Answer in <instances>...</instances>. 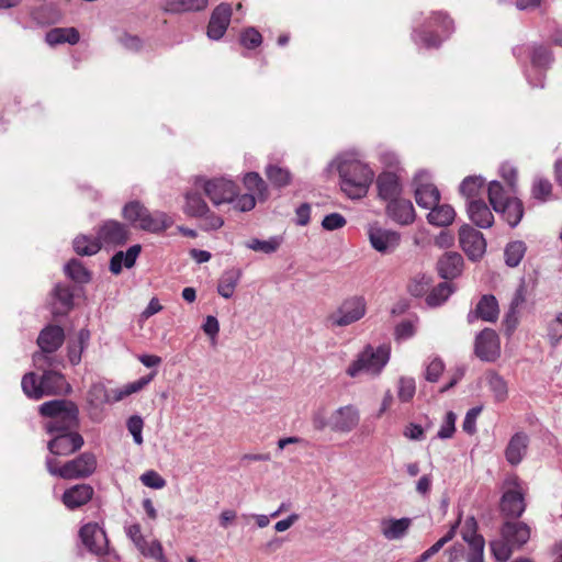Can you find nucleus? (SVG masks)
Instances as JSON below:
<instances>
[{
  "label": "nucleus",
  "instance_id": "1",
  "mask_svg": "<svg viewBox=\"0 0 562 562\" xmlns=\"http://www.w3.org/2000/svg\"><path fill=\"white\" fill-rule=\"evenodd\" d=\"M330 168L338 171L340 188L348 198L352 200L361 199L368 193L374 172L355 154L346 153L337 156L331 161Z\"/></svg>",
  "mask_w": 562,
  "mask_h": 562
},
{
  "label": "nucleus",
  "instance_id": "2",
  "mask_svg": "<svg viewBox=\"0 0 562 562\" xmlns=\"http://www.w3.org/2000/svg\"><path fill=\"white\" fill-rule=\"evenodd\" d=\"M54 363L55 362L52 364L44 363L45 368L38 369L43 371L41 379H37L34 372H29L23 375L21 386L27 397L40 400L44 396L67 394L70 392L71 387L65 376L60 372L49 369Z\"/></svg>",
  "mask_w": 562,
  "mask_h": 562
},
{
  "label": "nucleus",
  "instance_id": "3",
  "mask_svg": "<svg viewBox=\"0 0 562 562\" xmlns=\"http://www.w3.org/2000/svg\"><path fill=\"white\" fill-rule=\"evenodd\" d=\"M40 413L46 418L44 428L49 435L75 430L78 426V407L71 401L54 400L40 406Z\"/></svg>",
  "mask_w": 562,
  "mask_h": 562
},
{
  "label": "nucleus",
  "instance_id": "4",
  "mask_svg": "<svg viewBox=\"0 0 562 562\" xmlns=\"http://www.w3.org/2000/svg\"><path fill=\"white\" fill-rule=\"evenodd\" d=\"M530 527L519 520L506 521L501 529V539L491 542V550L497 561L506 562L514 550L520 549L530 539Z\"/></svg>",
  "mask_w": 562,
  "mask_h": 562
},
{
  "label": "nucleus",
  "instance_id": "5",
  "mask_svg": "<svg viewBox=\"0 0 562 562\" xmlns=\"http://www.w3.org/2000/svg\"><path fill=\"white\" fill-rule=\"evenodd\" d=\"M390 355L391 348L387 345H381L376 348L367 345L348 366L346 373L350 378H357L362 374L378 376L387 364Z\"/></svg>",
  "mask_w": 562,
  "mask_h": 562
},
{
  "label": "nucleus",
  "instance_id": "6",
  "mask_svg": "<svg viewBox=\"0 0 562 562\" xmlns=\"http://www.w3.org/2000/svg\"><path fill=\"white\" fill-rule=\"evenodd\" d=\"M452 31V20L443 12H435L420 29L414 31L413 40L426 48L438 47Z\"/></svg>",
  "mask_w": 562,
  "mask_h": 562
},
{
  "label": "nucleus",
  "instance_id": "7",
  "mask_svg": "<svg viewBox=\"0 0 562 562\" xmlns=\"http://www.w3.org/2000/svg\"><path fill=\"white\" fill-rule=\"evenodd\" d=\"M516 58L530 56L531 66L526 70V77L531 87H543V70L552 63L551 52L542 45H520L513 48Z\"/></svg>",
  "mask_w": 562,
  "mask_h": 562
},
{
  "label": "nucleus",
  "instance_id": "8",
  "mask_svg": "<svg viewBox=\"0 0 562 562\" xmlns=\"http://www.w3.org/2000/svg\"><path fill=\"white\" fill-rule=\"evenodd\" d=\"M193 186L201 189L214 206L228 204L237 193V184L225 177L198 176L193 180Z\"/></svg>",
  "mask_w": 562,
  "mask_h": 562
},
{
  "label": "nucleus",
  "instance_id": "9",
  "mask_svg": "<svg viewBox=\"0 0 562 562\" xmlns=\"http://www.w3.org/2000/svg\"><path fill=\"white\" fill-rule=\"evenodd\" d=\"M367 301L361 295H352L345 299L335 311L326 316L327 327H347L364 317Z\"/></svg>",
  "mask_w": 562,
  "mask_h": 562
},
{
  "label": "nucleus",
  "instance_id": "10",
  "mask_svg": "<svg viewBox=\"0 0 562 562\" xmlns=\"http://www.w3.org/2000/svg\"><path fill=\"white\" fill-rule=\"evenodd\" d=\"M97 467V459L90 452L81 453L78 458L66 462L63 467H57L53 458L46 459L47 471L52 475H57L66 480L87 477L92 474Z\"/></svg>",
  "mask_w": 562,
  "mask_h": 562
},
{
  "label": "nucleus",
  "instance_id": "11",
  "mask_svg": "<svg viewBox=\"0 0 562 562\" xmlns=\"http://www.w3.org/2000/svg\"><path fill=\"white\" fill-rule=\"evenodd\" d=\"M64 338V330L60 326H47L41 331L37 338L41 351L33 356V363L36 369H44V363L52 364L55 362L53 353L63 345Z\"/></svg>",
  "mask_w": 562,
  "mask_h": 562
},
{
  "label": "nucleus",
  "instance_id": "12",
  "mask_svg": "<svg viewBox=\"0 0 562 562\" xmlns=\"http://www.w3.org/2000/svg\"><path fill=\"white\" fill-rule=\"evenodd\" d=\"M524 487L516 475H510L504 481V493L501 498V512L503 515L519 518L525 509Z\"/></svg>",
  "mask_w": 562,
  "mask_h": 562
},
{
  "label": "nucleus",
  "instance_id": "13",
  "mask_svg": "<svg viewBox=\"0 0 562 562\" xmlns=\"http://www.w3.org/2000/svg\"><path fill=\"white\" fill-rule=\"evenodd\" d=\"M367 236L370 246L382 255L393 254L402 241V236L398 232L385 228L378 222L370 223L367 226Z\"/></svg>",
  "mask_w": 562,
  "mask_h": 562
},
{
  "label": "nucleus",
  "instance_id": "14",
  "mask_svg": "<svg viewBox=\"0 0 562 562\" xmlns=\"http://www.w3.org/2000/svg\"><path fill=\"white\" fill-rule=\"evenodd\" d=\"M415 200L418 206L430 209L439 203L440 192L431 182V175L426 170L416 172L413 179Z\"/></svg>",
  "mask_w": 562,
  "mask_h": 562
},
{
  "label": "nucleus",
  "instance_id": "15",
  "mask_svg": "<svg viewBox=\"0 0 562 562\" xmlns=\"http://www.w3.org/2000/svg\"><path fill=\"white\" fill-rule=\"evenodd\" d=\"M360 411L356 405L340 406L329 415V428L334 432L348 434L358 427Z\"/></svg>",
  "mask_w": 562,
  "mask_h": 562
},
{
  "label": "nucleus",
  "instance_id": "16",
  "mask_svg": "<svg viewBox=\"0 0 562 562\" xmlns=\"http://www.w3.org/2000/svg\"><path fill=\"white\" fill-rule=\"evenodd\" d=\"M459 243L471 260L480 259L486 250L483 234L468 224L462 225L459 229Z\"/></svg>",
  "mask_w": 562,
  "mask_h": 562
},
{
  "label": "nucleus",
  "instance_id": "17",
  "mask_svg": "<svg viewBox=\"0 0 562 562\" xmlns=\"http://www.w3.org/2000/svg\"><path fill=\"white\" fill-rule=\"evenodd\" d=\"M79 537L83 546L95 555L108 552L109 541L104 530L95 522H88L81 527Z\"/></svg>",
  "mask_w": 562,
  "mask_h": 562
},
{
  "label": "nucleus",
  "instance_id": "18",
  "mask_svg": "<svg viewBox=\"0 0 562 562\" xmlns=\"http://www.w3.org/2000/svg\"><path fill=\"white\" fill-rule=\"evenodd\" d=\"M47 448L55 456H69L83 446V438L75 430L50 435Z\"/></svg>",
  "mask_w": 562,
  "mask_h": 562
},
{
  "label": "nucleus",
  "instance_id": "19",
  "mask_svg": "<svg viewBox=\"0 0 562 562\" xmlns=\"http://www.w3.org/2000/svg\"><path fill=\"white\" fill-rule=\"evenodd\" d=\"M474 351L483 361H495L501 355L499 338L495 330L483 329L475 338Z\"/></svg>",
  "mask_w": 562,
  "mask_h": 562
},
{
  "label": "nucleus",
  "instance_id": "20",
  "mask_svg": "<svg viewBox=\"0 0 562 562\" xmlns=\"http://www.w3.org/2000/svg\"><path fill=\"white\" fill-rule=\"evenodd\" d=\"M232 19V7L228 3L218 4L212 12L209 25H207V37L213 41L221 40Z\"/></svg>",
  "mask_w": 562,
  "mask_h": 562
},
{
  "label": "nucleus",
  "instance_id": "21",
  "mask_svg": "<svg viewBox=\"0 0 562 562\" xmlns=\"http://www.w3.org/2000/svg\"><path fill=\"white\" fill-rule=\"evenodd\" d=\"M386 215L398 225H411L416 217L413 203L401 196L387 202Z\"/></svg>",
  "mask_w": 562,
  "mask_h": 562
},
{
  "label": "nucleus",
  "instance_id": "22",
  "mask_svg": "<svg viewBox=\"0 0 562 562\" xmlns=\"http://www.w3.org/2000/svg\"><path fill=\"white\" fill-rule=\"evenodd\" d=\"M98 237L105 247H115L128 239V229L120 222L108 221L99 229Z\"/></svg>",
  "mask_w": 562,
  "mask_h": 562
},
{
  "label": "nucleus",
  "instance_id": "23",
  "mask_svg": "<svg viewBox=\"0 0 562 562\" xmlns=\"http://www.w3.org/2000/svg\"><path fill=\"white\" fill-rule=\"evenodd\" d=\"M378 195L384 202H390L401 196L403 191L398 176L391 171H383L376 178Z\"/></svg>",
  "mask_w": 562,
  "mask_h": 562
},
{
  "label": "nucleus",
  "instance_id": "24",
  "mask_svg": "<svg viewBox=\"0 0 562 562\" xmlns=\"http://www.w3.org/2000/svg\"><path fill=\"white\" fill-rule=\"evenodd\" d=\"M529 445V436L518 431L512 436L505 449V458L512 465H518L525 458Z\"/></svg>",
  "mask_w": 562,
  "mask_h": 562
},
{
  "label": "nucleus",
  "instance_id": "25",
  "mask_svg": "<svg viewBox=\"0 0 562 562\" xmlns=\"http://www.w3.org/2000/svg\"><path fill=\"white\" fill-rule=\"evenodd\" d=\"M499 308L494 295L486 294L477 302L475 311L469 313L468 321L472 323L475 318L494 323L498 318Z\"/></svg>",
  "mask_w": 562,
  "mask_h": 562
},
{
  "label": "nucleus",
  "instance_id": "26",
  "mask_svg": "<svg viewBox=\"0 0 562 562\" xmlns=\"http://www.w3.org/2000/svg\"><path fill=\"white\" fill-rule=\"evenodd\" d=\"M173 223V217L168 213L162 211L149 212L147 210L139 228L153 234H158L171 227Z\"/></svg>",
  "mask_w": 562,
  "mask_h": 562
},
{
  "label": "nucleus",
  "instance_id": "27",
  "mask_svg": "<svg viewBox=\"0 0 562 562\" xmlns=\"http://www.w3.org/2000/svg\"><path fill=\"white\" fill-rule=\"evenodd\" d=\"M411 526L412 519L408 517L385 518L381 521V533L390 541L401 540L407 535Z\"/></svg>",
  "mask_w": 562,
  "mask_h": 562
},
{
  "label": "nucleus",
  "instance_id": "28",
  "mask_svg": "<svg viewBox=\"0 0 562 562\" xmlns=\"http://www.w3.org/2000/svg\"><path fill=\"white\" fill-rule=\"evenodd\" d=\"M467 212L469 218L480 228H488L494 223V215L482 200L468 202Z\"/></svg>",
  "mask_w": 562,
  "mask_h": 562
},
{
  "label": "nucleus",
  "instance_id": "29",
  "mask_svg": "<svg viewBox=\"0 0 562 562\" xmlns=\"http://www.w3.org/2000/svg\"><path fill=\"white\" fill-rule=\"evenodd\" d=\"M93 495V488L88 484H78L63 494V503L69 509L78 508L88 503Z\"/></svg>",
  "mask_w": 562,
  "mask_h": 562
},
{
  "label": "nucleus",
  "instance_id": "30",
  "mask_svg": "<svg viewBox=\"0 0 562 562\" xmlns=\"http://www.w3.org/2000/svg\"><path fill=\"white\" fill-rule=\"evenodd\" d=\"M437 269L441 278L454 279L462 272L463 258L458 252H447L439 259Z\"/></svg>",
  "mask_w": 562,
  "mask_h": 562
},
{
  "label": "nucleus",
  "instance_id": "31",
  "mask_svg": "<svg viewBox=\"0 0 562 562\" xmlns=\"http://www.w3.org/2000/svg\"><path fill=\"white\" fill-rule=\"evenodd\" d=\"M199 190L194 187V189L187 191L183 196L184 204L182 211L190 217H202L209 212V205Z\"/></svg>",
  "mask_w": 562,
  "mask_h": 562
},
{
  "label": "nucleus",
  "instance_id": "32",
  "mask_svg": "<svg viewBox=\"0 0 562 562\" xmlns=\"http://www.w3.org/2000/svg\"><path fill=\"white\" fill-rule=\"evenodd\" d=\"M140 250V245H133L125 252L117 251L110 260V271L113 274H119L121 273L123 266L127 269L132 268L135 265Z\"/></svg>",
  "mask_w": 562,
  "mask_h": 562
},
{
  "label": "nucleus",
  "instance_id": "33",
  "mask_svg": "<svg viewBox=\"0 0 562 562\" xmlns=\"http://www.w3.org/2000/svg\"><path fill=\"white\" fill-rule=\"evenodd\" d=\"M462 538L469 546L467 562H484V538L474 529L463 531Z\"/></svg>",
  "mask_w": 562,
  "mask_h": 562
},
{
  "label": "nucleus",
  "instance_id": "34",
  "mask_svg": "<svg viewBox=\"0 0 562 562\" xmlns=\"http://www.w3.org/2000/svg\"><path fill=\"white\" fill-rule=\"evenodd\" d=\"M494 211L501 213L510 227H515L524 216V204L518 198L506 199L501 207Z\"/></svg>",
  "mask_w": 562,
  "mask_h": 562
},
{
  "label": "nucleus",
  "instance_id": "35",
  "mask_svg": "<svg viewBox=\"0 0 562 562\" xmlns=\"http://www.w3.org/2000/svg\"><path fill=\"white\" fill-rule=\"evenodd\" d=\"M429 213L427 214V221L429 224L445 227L452 224L456 217L454 209L449 204H436L435 206L428 209Z\"/></svg>",
  "mask_w": 562,
  "mask_h": 562
},
{
  "label": "nucleus",
  "instance_id": "36",
  "mask_svg": "<svg viewBox=\"0 0 562 562\" xmlns=\"http://www.w3.org/2000/svg\"><path fill=\"white\" fill-rule=\"evenodd\" d=\"M80 35L75 27H56L46 33L45 40L49 46L68 43L75 45L79 42Z\"/></svg>",
  "mask_w": 562,
  "mask_h": 562
},
{
  "label": "nucleus",
  "instance_id": "37",
  "mask_svg": "<svg viewBox=\"0 0 562 562\" xmlns=\"http://www.w3.org/2000/svg\"><path fill=\"white\" fill-rule=\"evenodd\" d=\"M485 381L495 402L502 403L507 400L508 384L502 375L495 371H488L485 374Z\"/></svg>",
  "mask_w": 562,
  "mask_h": 562
},
{
  "label": "nucleus",
  "instance_id": "38",
  "mask_svg": "<svg viewBox=\"0 0 562 562\" xmlns=\"http://www.w3.org/2000/svg\"><path fill=\"white\" fill-rule=\"evenodd\" d=\"M241 277V271L238 269H231L225 271L220 278L217 292L221 296L229 299L233 296L235 288L237 286Z\"/></svg>",
  "mask_w": 562,
  "mask_h": 562
},
{
  "label": "nucleus",
  "instance_id": "39",
  "mask_svg": "<svg viewBox=\"0 0 562 562\" xmlns=\"http://www.w3.org/2000/svg\"><path fill=\"white\" fill-rule=\"evenodd\" d=\"M54 314H65L72 306V292L68 285L57 284L54 289Z\"/></svg>",
  "mask_w": 562,
  "mask_h": 562
},
{
  "label": "nucleus",
  "instance_id": "40",
  "mask_svg": "<svg viewBox=\"0 0 562 562\" xmlns=\"http://www.w3.org/2000/svg\"><path fill=\"white\" fill-rule=\"evenodd\" d=\"M207 4L209 0H167L166 10L171 13L198 12Z\"/></svg>",
  "mask_w": 562,
  "mask_h": 562
},
{
  "label": "nucleus",
  "instance_id": "41",
  "mask_svg": "<svg viewBox=\"0 0 562 562\" xmlns=\"http://www.w3.org/2000/svg\"><path fill=\"white\" fill-rule=\"evenodd\" d=\"M485 184V179L481 176H469L463 179L460 183L459 192L469 202L471 200H476L475 198L480 195Z\"/></svg>",
  "mask_w": 562,
  "mask_h": 562
},
{
  "label": "nucleus",
  "instance_id": "42",
  "mask_svg": "<svg viewBox=\"0 0 562 562\" xmlns=\"http://www.w3.org/2000/svg\"><path fill=\"white\" fill-rule=\"evenodd\" d=\"M282 241L283 238L281 236H272L266 240L251 238L245 243V246L254 251L270 255L280 248Z\"/></svg>",
  "mask_w": 562,
  "mask_h": 562
},
{
  "label": "nucleus",
  "instance_id": "43",
  "mask_svg": "<svg viewBox=\"0 0 562 562\" xmlns=\"http://www.w3.org/2000/svg\"><path fill=\"white\" fill-rule=\"evenodd\" d=\"M101 248V241L86 235H80L74 239V249L80 256L95 255Z\"/></svg>",
  "mask_w": 562,
  "mask_h": 562
},
{
  "label": "nucleus",
  "instance_id": "44",
  "mask_svg": "<svg viewBox=\"0 0 562 562\" xmlns=\"http://www.w3.org/2000/svg\"><path fill=\"white\" fill-rule=\"evenodd\" d=\"M526 245L521 240H515L509 243L505 248V262L509 267H517L526 252Z\"/></svg>",
  "mask_w": 562,
  "mask_h": 562
},
{
  "label": "nucleus",
  "instance_id": "45",
  "mask_svg": "<svg viewBox=\"0 0 562 562\" xmlns=\"http://www.w3.org/2000/svg\"><path fill=\"white\" fill-rule=\"evenodd\" d=\"M156 371L149 373L146 376H142L140 379L131 382L120 389L116 394L113 396V401L117 402L123 400L124 397L139 392L143 387L150 383V381L155 378Z\"/></svg>",
  "mask_w": 562,
  "mask_h": 562
},
{
  "label": "nucleus",
  "instance_id": "46",
  "mask_svg": "<svg viewBox=\"0 0 562 562\" xmlns=\"http://www.w3.org/2000/svg\"><path fill=\"white\" fill-rule=\"evenodd\" d=\"M266 176L273 186L279 188L288 186L291 181L290 171L278 165H268L266 168Z\"/></svg>",
  "mask_w": 562,
  "mask_h": 562
},
{
  "label": "nucleus",
  "instance_id": "47",
  "mask_svg": "<svg viewBox=\"0 0 562 562\" xmlns=\"http://www.w3.org/2000/svg\"><path fill=\"white\" fill-rule=\"evenodd\" d=\"M552 183L544 178H536L531 188V195L539 202H548L552 199Z\"/></svg>",
  "mask_w": 562,
  "mask_h": 562
},
{
  "label": "nucleus",
  "instance_id": "48",
  "mask_svg": "<svg viewBox=\"0 0 562 562\" xmlns=\"http://www.w3.org/2000/svg\"><path fill=\"white\" fill-rule=\"evenodd\" d=\"M65 273L75 282L87 283L91 279L90 272L83 267V265L77 260L71 259L65 266Z\"/></svg>",
  "mask_w": 562,
  "mask_h": 562
},
{
  "label": "nucleus",
  "instance_id": "49",
  "mask_svg": "<svg viewBox=\"0 0 562 562\" xmlns=\"http://www.w3.org/2000/svg\"><path fill=\"white\" fill-rule=\"evenodd\" d=\"M244 184L252 194H257L259 199H266L267 184L257 172H248L244 177Z\"/></svg>",
  "mask_w": 562,
  "mask_h": 562
},
{
  "label": "nucleus",
  "instance_id": "50",
  "mask_svg": "<svg viewBox=\"0 0 562 562\" xmlns=\"http://www.w3.org/2000/svg\"><path fill=\"white\" fill-rule=\"evenodd\" d=\"M451 293L452 288L450 284L446 282L440 283L427 295L426 302L429 306H439L448 300Z\"/></svg>",
  "mask_w": 562,
  "mask_h": 562
},
{
  "label": "nucleus",
  "instance_id": "51",
  "mask_svg": "<svg viewBox=\"0 0 562 562\" xmlns=\"http://www.w3.org/2000/svg\"><path fill=\"white\" fill-rule=\"evenodd\" d=\"M113 398L110 396L106 387L102 383H94L88 391V402L95 407L109 403Z\"/></svg>",
  "mask_w": 562,
  "mask_h": 562
},
{
  "label": "nucleus",
  "instance_id": "52",
  "mask_svg": "<svg viewBox=\"0 0 562 562\" xmlns=\"http://www.w3.org/2000/svg\"><path fill=\"white\" fill-rule=\"evenodd\" d=\"M488 201L494 210L501 207L506 199H515L506 194L504 187L498 181H491L487 188Z\"/></svg>",
  "mask_w": 562,
  "mask_h": 562
},
{
  "label": "nucleus",
  "instance_id": "53",
  "mask_svg": "<svg viewBox=\"0 0 562 562\" xmlns=\"http://www.w3.org/2000/svg\"><path fill=\"white\" fill-rule=\"evenodd\" d=\"M147 209L137 201L127 203L123 209V216L131 223L140 227L143 217H145Z\"/></svg>",
  "mask_w": 562,
  "mask_h": 562
},
{
  "label": "nucleus",
  "instance_id": "54",
  "mask_svg": "<svg viewBox=\"0 0 562 562\" xmlns=\"http://www.w3.org/2000/svg\"><path fill=\"white\" fill-rule=\"evenodd\" d=\"M416 392V383L413 378L402 376L398 380L397 396L401 402H409Z\"/></svg>",
  "mask_w": 562,
  "mask_h": 562
},
{
  "label": "nucleus",
  "instance_id": "55",
  "mask_svg": "<svg viewBox=\"0 0 562 562\" xmlns=\"http://www.w3.org/2000/svg\"><path fill=\"white\" fill-rule=\"evenodd\" d=\"M240 43L246 48L254 49L262 43V36L257 29L250 26L241 32Z\"/></svg>",
  "mask_w": 562,
  "mask_h": 562
},
{
  "label": "nucleus",
  "instance_id": "56",
  "mask_svg": "<svg viewBox=\"0 0 562 562\" xmlns=\"http://www.w3.org/2000/svg\"><path fill=\"white\" fill-rule=\"evenodd\" d=\"M138 550L145 557L156 559L159 562H166L161 543L158 540H153L150 542L145 540L144 544L139 547Z\"/></svg>",
  "mask_w": 562,
  "mask_h": 562
},
{
  "label": "nucleus",
  "instance_id": "57",
  "mask_svg": "<svg viewBox=\"0 0 562 562\" xmlns=\"http://www.w3.org/2000/svg\"><path fill=\"white\" fill-rule=\"evenodd\" d=\"M445 370V363L439 357L432 358L426 366L425 379L428 382H437Z\"/></svg>",
  "mask_w": 562,
  "mask_h": 562
},
{
  "label": "nucleus",
  "instance_id": "58",
  "mask_svg": "<svg viewBox=\"0 0 562 562\" xmlns=\"http://www.w3.org/2000/svg\"><path fill=\"white\" fill-rule=\"evenodd\" d=\"M228 204H232L233 207L240 212H247L255 207L256 205V199L252 193H245V194H238L236 193V196H234V200H232Z\"/></svg>",
  "mask_w": 562,
  "mask_h": 562
},
{
  "label": "nucleus",
  "instance_id": "59",
  "mask_svg": "<svg viewBox=\"0 0 562 562\" xmlns=\"http://www.w3.org/2000/svg\"><path fill=\"white\" fill-rule=\"evenodd\" d=\"M139 480L145 486L150 488L161 490L166 486V480L154 470L144 472Z\"/></svg>",
  "mask_w": 562,
  "mask_h": 562
},
{
  "label": "nucleus",
  "instance_id": "60",
  "mask_svg": "<svg viewBox=\"0 0 562 562\" xmlns=\"http://www.w3.org/2000/svg\"><path fill=\"white\" fill-rule=\"evenodd\" d=\"M200 218L202 220L201 228L206 232L217 231L224 225V220L210 209L209 212Z\"/></svg>",
  "mask_w": 562,
  "mask_h": 562
},
{
  "label": "nucleus",
  "instance_id": "61",
  "mask_svg": "<svg viewBox=\"0 0 562 562\" xmlns=\"http://www.w3.org/2000/svg\"><path fill=\"white\" fill-rule=\"evenodd\" d=\"M456 419L457 416L452 412H448L446 414V418L440 426L437 436L441 439H448L451 438L456 430Z\"/></svg>",
  "mask_w": 562,
  "mask_h": 562
},
{
  "label": "nucleus",
  "instance_id": "62",
  "mask_svg": "<svg viewBox=\"0 0 562 562\" xmlns=\"http://www.w3.org/2000/svg\"><path fill=\"white\" fill-rule=\"evenodd\" d=\"M346 224L347 221L340 213H330L322 221V227L325 231H336L342 228Z\"/></svg>",
  "mask_w": 562,
  "mask_h": 562
},
{
  "label": "nucleus",
  "instance_id": "63",
  "mask_svg": "<svg viewBox=\"0 0 562 562\" xmlns=\"http://www.w3.org/2000/svg\"><path fill=\"white\" fill-rule=\"evenodd\" d=\"M143 426H144L143 419L137 415L131 416L127 420V429L131 432V435L133 436L134 442L137 445L143 443V436H142Z\"/></svg>",
  "mask_w": 562,
  "mask_h": 562
},
{
  "label": "nucleus",
  "instance_id": "64",
  "mask_svg": "<svg viewBox=\"0 0 562 562\" xmlns=\"http://www.w3.org/2000/svg\"><path fill=\"white\" fill-rule=\"evenodd\" d=\"M483 407L482 406H475L468 411L465 414L462 427L463 430L468 434H474L476 430V418L481 414Z\"/></svg>",
  "mask_w": 562,
  "mask_h": 562
}]
</instances>
